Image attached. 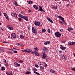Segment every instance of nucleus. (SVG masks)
Instances as JSON below:
<instances>
[{
    "label": "nucleus",
    "instance_id": "nucleus-1",
    "mask_svg": "<svg viewBox=\"0 0 75 75\" xmlns=\"http://www.w3.org/2000/svg\"><path fill=\"white\" fill-rule=\"evenodd\" d=\"M32 30V32L34 33L35 35L38 34V33L37 32V29L36 28H35L33 27Z\"/></svg>",
    "mask_w": 75,
    "mask_h": 75
},
{
    "label": "nucleus",
    "instance_id": "nucleus-2",
    "mask_svg": "<svg viewBox=\"0 0 75 75\" xmlns=\"http://www.w3.org/2000/svg\"><path fill=\"white\" fill-rule=\"evenodd\" d=\"M22 51L24 52H26L27 53H30V52L32 51V50L28 49H25L24 50H23Z\"/></svg>",
    "mask_w": 75,
    "mask_h": 75
},
{
    "label": "nucleus",
    "instance_id": "nucleus-3",
    "mask_svg": "<svg viewBox=\"0 0 75 75\" xmlns=\"http://www.w3.org/2000/svg\"><path fill=\"white\" fill-rule=\"evenodd\" d=\"M43 51H44V53H47L48 52V49L44 47L43 48Z\"/></svg>",
    "mask_w": 75,
    "mask_h": 75
},
{
    "label": "nucleus",
    "instance_id": "nucleus-4",
    "mask_svg": "<svg viewBox=\"0 0 75 75\" xmlns=\"http://www.w3.org/2000/svg\"><path fill=\"white\" fill-rule=\"evenodd\" d=\"M31 53L32 54H34L35 55L40 56L39 53H38V52L36 51H33L32 52H31Z\"/></svg>",
    "mask_w": 75,
    "mask_h": 75
},
{
    "label": "nucleus",
    "instance_id": "nucleus-5",
    "mask_svg": "<svg viewBox=\"0 0 75 75\" xmlns=\"http://www.w3.org/2000/svg\"><path fill=\"white\" fill-rule=\"evenodd\" d=\"M55 34L56 37H59L60 36H61V35L59 32H57L55 33Z\"/></svg>",
    "mask_w": 75,
    "mask_h": 75
},
{
    "label": "nucleus",
    "instance_id": "nucleus-6",
    "mask_svg": "<svg viewBox=\"0 0 75 75\" xmlns=\"http://www.w3.org/2000/svg\"><path fill=\"white\" fill-rule=\"evenodd\" d=\"M35 25L36 26H40V25H41V23L40 22H38V21H35L34 23Z\"/></svg>",
    "mask_w": 75,
    "mask_h": 75
},
{
    "label": "nucleus",
    "instance_id": "nucleus-7",
    "mask_svg": "<svg viewBox=\"0 0 75 75\" xmlns=\"http://www.w3.org/2000/svg\"><path fill=\"white\" fill-rule=\"evenodd\" d=\"M61 56L62 58L64 59L65 60H67V56L66 55H64V54H62Z\"/></svg>",
    "mask_w": 75,
    "mask_h": 75
},
{
    "label": "nucleus",
    "instance_id": "nucleus-8",
    "mask_svg": "<svg viewBox=\"0 0 75 75\" xmlns=\"http://www.w3.org/2000/svg\"><path fill=\"white\" fill-rule=\"evenodd\" d=\"M11 15L13 16V17H15L16 18H17V14L14 13H11Z\"/></svg>",
    "mask_w": 75,
    "mask_h": 75
},
{
    "label": "nucleus",
    "instance_id": "nucleus-9",
    "mask_svg": "<svg viewBox=\"0 0 75 75\" xmlns=\"http://www.w3.org/2000/svg\"><path fill=\"white\" fill-rule=\"evenodd\" d=\"M22 18H23L24 19L26 20V21H28V16H23V17H21Z\"/></svg>",
    "mask_w": 75,
    "mask_h": 75
},
{
    "label": "nucleus",
    "instance_id": "nucleus-10",
    "mask_svg": "<svg viewBox=\"0 0 75 75\" xmlns=\"http://www.w3.org/2000/svg\"><path fill=\"white\" fill-rule=\"evenodd\" d=\"M11 38L13 37V38H16V34L15 33H13L11 34Z\"/></svg>",
    "mask_w": 75,
    "mask_h": 75
},
{
    "label": "nucleus",
    "instance_id": "nucleus-11",
    "mask_svg": "<svg viewBox=\"0 0 75 75\" xmlns=\"http://www.w3.org/2000/svg\"><path fill=\"white\" fill-rule=\"evenodd\" d=\"M9 30H13V27L10 26V25H8L7 26Z\"/></svg>",
    "mask_w": 75,
    "mask_h": 75
},
{
    "label": "nucleus",
    "instance_id": "nucleus-12",
    "mask_svg": "<svg viewBox=\"0 0 75 75\" xmlns=\"http://www.w3.org/2000/svg\"><path fill=\"white\" fill-rule=\"evenodd\" d=\"M52 9H53V10H55V9H57L58 8H57V6H55V5H53V6L52 7Z\"/></svg>",
    "mask_w": 75,
    "mask_h": 75
},
{
    "label": "nucleus",
    "instance_id": "nucleus-13",
    "mask_svg": "<svg viewBox=\"0 0 75 75\" xmlns=\"http://www.w3.org/2000/svg\"><path fill=\"white\" fill-rule=\"evenodd\" d=\"M39 7V9L38 10V11H42L43 12H45V11H44V10L42 9V7L40 6Z\"/></svg>",
    "mask_w": 75,
    "mask_h": 75
},
{
    "label": "nucleus",
    "instance_id": "nucleus-14",
    "mask_svg": "<svg viewBox=\"0 0 75 75\" xmlns=\"http://www.w3.org/2000/svg\"><path fill=\"white\" fill-rule=\"evenodd\" d=\"M60 49L61 50H65L66 49V47H64L62 45H60Z\"/></svg>",
    "mask_w": 75,
    "mask_h": 75
},
{
    "label": "nucleus",
    "instance_id": "nucleus-15",
    "mask_svg": "<svg viewBox=\"0 0 75 75\" xmlns=\"http://www.w3.org/2000/svg\"><path fill=\"white\" fill-rule=\"evenodd\" d=\"M6 74L7 75H12V72L11 71L6 72Z\"/></svg>",
    "mask_w": 75,
    "mask_h": 75
},
{
    "label": "nucleus",
    "instance_id": "nucleus-16",
    "mask_svg": "<svg viewBox=\"0 0 75 75\" xmlns=\"http://www.w3.org/2000/svg\"><path fill=\"white\" fill-rule=\"evenodd\" d=\"M50 43H51V42L50 41H47L44 43V44L45 45H47L48 44H50Z\"/></svg>",
    "mask_w": 75,
    "mask_h": 75
},
{
    "label": "nucleus",
    "instance_id": "nucleus-17",
    "mask_svg": "<svg viewBox=\"0 0 75 75\" xmlns=\"http://www.w3.org/2000/svg\"><path fill=\"white\" fill-rule=\"evenodd\" d=\"M47 20H48V21L50 22V23H53V21H52V20H51V19H50L49 17H47Z\"/></svg>",
    "mask_w": 75,
    "mask_h": 75
},
{
    "label": "nucleus",
    "instance_id": "nucleus-18",
    "mask_svg": "<svg viewBox=\"0 0 75 75\" xmlns=\"http://www.w3.org/2000/svg\"><path fill=\"white\" fill-rule=\"evenodd\" d=\"M33 7L35 9H36V10H38V6L36 5H33Z\"/></svg>",
    "mask_w": 75,
    "mask_h": 75
},
{
    "label": "nucleus",
    "instance_id": "nucleus-19",
    "mask_svg": "<svg viewBox=\"0 0 75 75\" xmlns=\"http://www.w3.org/2000/svg\"><path fill=\"white\" fill-rule=\"evenodd\" d=\"M20 38H21V39H23V38H24V36L22 35H20Z\"/></svg>",
    "mask_w": 75,
    "mask_h": 75
},
{
    "label": "nucleus",
    "instance_id": "nucleus-20",
    "mask_svg": "<svg viewBox=\"0 0 75 75\" xmlns=\"http://www.w3.org/2000/svg\"><path fill=\"white\" fill-rule=\"evenodd\" d=\"M50 72H51V73H55V71L54 70L51 69L50 70Z\"/></svg>",
    "mask_w": 75,
    "mask_h": 75
},
{
    "label": "nucleus",
    "instance_id": "nucleus-21",
    "mask_svg": "<svg viewBox=\"0 0 75 75\" xmlns=\"http://www.w3.org/2000/svg\"><path fill=\"white\" fill-rule=\"evenodd\" d=\"M32 70L33 71H37V69L36 68H34Z\"/></svg>",
    "mask_w": 75,
    "mask_h": 75
},
{
    "label": "nucleus",
    "instance_id": "nucleus-22",
    "mask_svg": "<svg viewBox=\"0 0 75 75\" xmlns=\"http://www.w3.org/2000/svg\"><path fill=\"white\" fill-rule=\"evenodd\" d=\"M59 18H60V19L62 20V21H64V18L61 16V17Z\"/></svg>",
    "mask_w": 75,
    "mask_h": 75
},
{
    "label": "nucleus",
    "instance_id": "nucleus-23",
    "mask_svg": "<svg viewBox=\"0 0 75 75\" xmlns=\"http://www.w3.org/2000/svg\"><path fill=\"white\" fill-rule=\"evenodd\" d=\"M34 73H35V74H36L37 75H40V74L39 73L35 71H34L33 72Z\"/></svg>",
    "mask_w": 75,
    "mask_h": 75
},
{
    "label": "nucleus",
    "instance_id": "nucleus-24",
    "mask_svg": "<svg viewBox=\"0 0 75 75\" xmlns=\"http://www.w3.org/2000/svg\"><path fill=\"white\" fill-rule=\"evenodd\" d=\"M72 42H69V45H73V44L72 43Z\"/></svg>",
    "mask_w": 75,
    "mask_h": 75
},
{
    "label": "nucleus",
    "instance_id": "nucleus-25",
    "mask_svg": "<svg viewBox=\"0 0 75 75\" xmlns=\"http://www.w3.org/2000/svg\"><path fill=\"white\" fill-rule=\"evenodd\" d=\"M14 4L15 6H18V5L17 4V3L16 1L15 2V3H14Z\"/></svg>",
    "mask_w": 75,
    "mask_h": 75
},
{
    "label": "nucleus",
    "instance_id": "nucleus-26",
    "mask_svg": "<svg viewBox=\"0 0 75 75\" xmlns=\"http://www.w3.org/2000/svg\"><path fill=\"white\" fill-rule=\"evenodd\" d=\"M18 16H19V17H20L21 18H22V17H23V16H24L23 15H21V14H19Z\"/></svg>",
    "mask_w": 75,
    "mask_h": 75
},
{
    "label": "nucleus",
    "instance_id": "nucleus-27",
    "mask_svg": "<svg viewBox=\"0 0 75 75\" xmlns=\"http://www.w3.org/2000/svg\"><path fill=\"white\" fill-rule=\"evenodd\" d=\"M1 70H2V71H4V70L6 69L5 68L3 67H1Z\"/></svg>",
    "mask_w": 75,
    "mask_h": 75
},
{
    "label": "nucleus",
    "instance_id": "nucleus-28",
    "mask_svg": "<svg viewBox=\"0 0 75 75\" xmlns=\"http://www.w3.org/2000/svg\"><path fill=\"white\" fill-rule=\"evenodd\" d=\"M15 64H16V65L18 66V67L19 66H20V64L17 63V62H16L15 63Z\"/></svg>",
    "mask_w": 75,
    "mask_h": 75
},
{
    "label": "nucleus",
    "instance_id": "nucleus-29",
    "mask_svg": "<svg viewBox=\"0 0 75 75\" xmlns=\"http://www.w3.org/2000/svg\"><path fill=\"white\" fill-rule=\"evenodd\" d=\"M31 74V73L29 72L28 71H27L25 73V74Z\"/></svg>",
    "mask_w": 75,
    "mask_h": 75
},
{
    "label": "nucleus",
    "instance_id": "nucleus-30",
    "mask_svg": "<svg viewBox=\"0 0 75 75\" xmlns=\"http://www.w3.org/2000/svg\"><path fill=\"white\" fill-rule=\"evenodd\" d=\"M40 68L41 69H44V67L41 66H40Z\"/></svg>",
    "mask_w": 75,
    "mask_h": 75
},
{
    "label": "nucleus",
    "instance_id": "nucleus-31",
    "mask_svg": "<svg viewBox=\"0 0 75 75\" xmlns=\"http://www.w3.org/2000/svg\"><path fill=\"white\" fill-rule=\"evenodd\" d=\"M42 32H45L46 31V30L44 29H42Z\"/></svg>",
    "mask_w": 75,
    "mask_h": 75
},
{
    "label": "nucleus",
    "instance_id": "nucleus-32",
    "mask_svg": "<svg viewBox=\"0 0 75 75\" xmlns=\"http://www.w3.org/2000/svg\"><path fill=\"white\" fill-rule=\"evenodd\" d=\"M0 51L1 52H4V50L3 49H1L0 47Z\"/></svg>",
    "mask_w": 75,
    "mask_h": 75
},
{
    "label": "nucleus",
    "instance_id": "nucleus-33",
    "mask_svg": "<svg viewBox=\"0 0 75 75\" xmlns=\"http://www.w3.org/2000/svg\"><path fill=\"white\" fill-rule=\"evenodd\" d=\"M60 31L61 32H62V33H63V32H64V30L62 29H60Z\"/></svg>",
    "mask_w": 75,
    "mask_h": 75
},
{
    "label": "nucleus",
    "instance_id": "nucleus-34",
    "mask_svg": "<svg viewBox=\"0 0 75 75\" xmlns=\"http://www.w3.org/2000/svg\"><path fill=\"white\" fill-rule=\"evenodd\" d=\"M62 21L63 22H62V24H63L64 25H66V24H65V21Z\"/></svg>",
    "mask_w": 75,
    "mask_h": 75
},
{
    "label": "nucleus",
    "instance_id": "nucleus-35",
    "mask_svg": "<svg viewBox=\"0 0 75 75\" xmlns=\"http://www.w3.org/2000/svg\"><path fill=\"white\" fill-rule=\"evenodd\" d=\"M19 62L20 63H23V62H24V61L23 60H20Z\"/></svg>",
    "mask_w": 75,
    "mask_h": 75
},
{
    "label": "nucleus",
    "instance_id": "nucleus-36",
    "mask_svg": "<svg viewBox=\"0 0 75 75\" xmlns=\"http://www.w3.org/2000/svg\"><path fill=\"white\" fill-rule=\"evenodd\" d=\"M6 17V19L8 20H9V18H8V16H6L5 17Z\"/></svg>",
    "mask_w": 75,
    "mask_h": 75
},
{
    "label": "nucleus",
    "instance_id": "nucleus-37",
    "mask_svg": "<svg viewBox=\"0 0 75 75\" xmlns=\"http://www.w3.org/2000/svg\"><path fill=\"white\" fill-rule=\"evenodd\" d=\"M20 33L21 34H23L24 33V32H22V31H20Z\"/></svg>",
    "mask_w": 75,
    "mask_h": 75
},
{
    "label": "nucleus",
    "instance_id": "nucleus-38",
    "mask_svg": "<svg viewBox=\"0 0 75 75\" xmlns=\"http://www.w3.org/2000/svg\"><path fill=\"white\" fill-rule=\"evenodd\" d=\"M67 30L68 31H70L71 29L70 28H68Z\"/></svg>",
    "mask_w": 75,
    "mask_h": 75
},
{
    "label": "nucleus",
    "instance_id": "nucleus-39",
    "mask_svg": "<svg viewBox=\"0 0 75 75\" xmlns=\"http://www.w3.org/2000/svg\"><path fill=\"white\" fill-rule=\"evenodd\" d=\"M46 57H47V56H42V58H46Z\"/></svg>",
    "mask_w": 75,
    "mask_h": 75
},
{
    "label": "nucleus",
    "instance_id": "nucleus-40",
    "mask_svg": "<svg viewBox=\"0 0 75 75\" xmlns=\"http://www.w3.org/2000/svg\"><path fill=\"white\" fill-rule=\"evenodd\" d=\"M47 31L48 33H51V30H50V29H48Z\"/></svg>",
    "mask_w": 75,
    "mask_h": 75
},
{
    "label": "nucleus",
    "instance_id": "nucleus-41",
    "mask_svg": "<svg viewBox=\"0 0 75 75\" xmlns=\"http://www.w3.org/2000/svg\"><path fill=\"white\" fill-rule=\"evenodd\" d=\"M29 3L30 4H33V2L31 1H29Z\"/></svg>",
    "mask_w": 75,
    "mask_h": 75
},
{
    "label": "nucleus",
    "instance_id": "nucleus-42",
    "mask_svg": "<svg viewBox=\"0 0 75 75\" xmlns=\"http://www.w3.org/2000/svg\"><path fill=\"white\" fill-rule=\"evenodd\" d=\"M72 70L73 71H75V68H71Z\"/></svg>",
    "mask_w": 75,
    "mask_h": 75
},
{
    "label": "nucleus",
    "instance_id": "nucleus-43",
    "mask_svg": "<svg viewBox=\"0 0 75 75\" xmlns=\"http://www.w3.org/2000/svg\"><path fill=\"white\" fill-rule=\"evenodd\" d=\"M35 67H36V68H38V67H39V66H38L37 64H35Z\"/></svg>",
    "mask_w": 75,
    "mask_h": 75
},
{
    "label": "nucleus",
    "instance_id": "nucleus-44",
    "mask_svg": "<svg viewBox=\"0 0 75 75\" xmlns=\"http://www.w3.org/2000/svg\"><path fill=\"white\" fill-rule=\"evenodd\" d=\"M1 29L2 30V31H4V28H1Z\"/></svg>",
    "mask_w": 75,
    "mask_h": 75
},
{
    "label": "nucleus",
    "instance_id": "nucleus-45",
    "mask_svg": "<svg viewBox=\"0 0 75 75\" xmlns=\"http://www.w3.org/2000/svg\"><path fill=\"white\" fill-rule=\"evenodd\" d=\"M14 53V52L13 51H10V54H13Z\"/></svg>",
    "mask_w": 75,
    "mask_h": 75
},
{
    "label": "nucleus",
    "instance_id": "nucleus-46",
    "mask_svg": "<svg viewBox=\"0 0 75 75\" xmlns=\"http://www.w3.org/2000/svg\"><path fill=\"white\" fill-rule=\"evenodd\" d=\"M45 53H43V56H47V55H46V54H45Z\"/></svg>",
    "mask_w": 75,
    "mask_h": 75
},
{
    "label": "nucleus",
    "instance_id": "nucleus-47",
    "mask_svg": "<svg viewBox=\"0 0 75 75\" xmlns=\"http://www.w3.org/2000/svg\"><path fill=\"white\" fill-rule=\"evenodd\" d=\"M67 7H69V6H70V4H68L67 5Z\"/></svg>",
    "mask_w": 75,
    "mask_h": 75
},
{
    "label": "nucleus",
    "instance_id": "nucleus-48",
    "mask_svg": "<svg viewBox=\"0 0 75 75\" xmlns=\"http://www.w3.org/2000/svg\"><path fill=\"white\" fill-rule=\"evenodd\" d=\"M4 16H5V17L7 16V14L6 13H4Z\"/></svg>",
    "mask_w": 75,
    "mask_h": 75
},
{
    "label": "nucleus",
    "instance_id": "nucleus-49",
    "mask_svg": "<svg viewBox=\"0 0 75 75\" xmlns=\"http://www.w3.org/2000/svg\"><path fill=\"white\" fill-rule=\"evenodd\" d=\"M37 49H38L37 47H36L34 48L35 51H37Z\"/></svg>",
    "mask_w": 75,
    "mask_h": 75
},
{
    "label": "nucleus",
    "instance_id": "nucleus-50",
    "mask_svg": "<svg viewBox=\"0 0 75 75\" xmlns=\"http://www.w3.org/2000/svg\"><path fill=\"white\" fill-rule=\"evenodd\" d=\"M57 17H58V18H59L60 17H61V16H58V15H57Z\"/></svg>",
    "mask_w": 75,
    "mask_h": 75
},
{
    "label": "nucleus",
    "instance_id": "nucleus-51",
    "mask_svg": "<svg viewBox=\"0 0 75 75\" xmlns=\"http://www.w3.org/2000/svg\"><path fill=\"white\" fill-rule=\"evenodd\" d=\"M5 65L6 66V67H8V64L7 63H6L5 64Z\"/></svg>",
    "mask_w": 75,
    "mask_h": 75
},
{
    "label": "nucleus",
    "instance_id": "nucleus-52",
    "mask_svg": "<svg viewBox=\"0 0 75 75\" xmlns=\"http://www.w3.org/2000/svg\"><path fill=\"white\" fill-rule=\"evenodd\" d=\"M18 20L20 21H21V18H18Z\"/></svg>",
    "mask_w": 75,
    "mask_h": 75
},
{
    "label": "nucleus",
    "instance_id": "nucleus-53",
    "mask_svg": "<svg viewBox=\"0 0 75 75\" xmlns=\"http://www.w3.org/2000/svg\"><path fill=\"white\" fill-rule=\"evenodd\" d=\"M14 53H17V51H14Z\"/></svg>",
    "mask_w": 75,
    "mask_h": 75
},
{
    "label": "nucleus",
    "instance_id": "nucleus-54",
    "mask_svg": "<svg viewBox=\"0 0 75 75\" xmlns=\"http://www.w3.org/2000/svg\"><path fill=\"white\" fill-rule=\"evenodd\" d=\"M4 62L5 63H7L6 62H7L6 61V60H4Z\"/></svg>",
    "mask_w": 75,
    "mask_h": 75
},
{
    "label": "nucleus",
    "instance_id": "nucleus-55",
    "mask_svg": "<svg viewBox=\"0 0 75 75\" xmlns=\"http://www.w3.org/2000/svg\"><path fill=\"white\" fill-rule=\"evenodd\" d=\"M22 45H23V44H19V46H22Z\"/></svg>",
    "mask_w": 75,
    "mask_h": 75
},
{
    "label": "nucleus",
    "instance_id": "nucleus-56",
    "mask_svg": "<svg viewBox=\"0 0 75 75\" xmlns=\"http://www.w3.org/2000/svg\"><path fill=\"white\" fill-rule=\"evenodd\" d=\"M18 46H20V44H19V43H17L16 44Z\"/></svg>",
    "mask_w": 75,
    "mask_h": 75
},
{
    "label": "nucleus",
    "instance_id": "nucleus-57",
    "mask_svg": "<svg viewBox=\"0 0 75 75\" xmlns=\"http://www.w3.org/2000/svg\"><path fill=\"white\" fill-rule=\"evenodd\" d=\"M59 21V22H60V23H61L62 24V22L60 20Z\"/></svg>",
    "mask_w": 75,
    "mask_h": 75
},
{
    "label": "nucleus",
    "instance_id": "nucleus-58",
    "mask_svg": "<svg viewBox=\"0 0 75 75\" xmlns=\"http://www.w3.org/2000/svg\"><path fill=\"white\" fill-rule=\"evenodd\" d=\"M9 50H11V51H14V50H13V49H9Z\"/></svg>",
    "mask_w": 75,
    "mask_h": 75
},
{
    "label": "nucleus",
    "instance_id": "nucleus-59",
    "mask_svg": "<svg viewBox=\"0 0 75 75\" xmlns=\"http://www.w3.org/2000/svg\"><path fill=\"white\" fill-rule=\"evenodd\" d=\"M73 42V43H72L73 45V44H75V42Z\"/></svg>",
    "mask_w": 75,
    "mask_h": 75
},
{
    "label": "nucleus",
    "instance_id": "nucleus-60",
    "mask_svg": "<svg viewBox=\"0 0 75 75\" xmlns=\"http://www.w3.org/2000/svg\"><path fill=\"white\" fill-rule=\"evenodd\" d=\"M39 65H42V64H41V62H40V63H39Z\"/></svg>",
    "mask_w": 75,
    "mask_h": 75
},
{
    "label": "nucleus",
    "instance_id": "nucleus-61",
    "mask_svg": "<svg viewBox=\"0 0 75 75\" xmlns=\"http://www.w3.org/2000/svg\"><path fill=\"white\" fill-rule=\"evenodd\" d=\"M21 14H24V12L23 11L21 12Z\"/></svg>",
    "mask_w": 75,
    "mask_h": 75
},
{
    "label": "nucleus",
    "instance_id": "nucleus-62",
    "mask_svg": "<svg viewBox=\"0 0 75 75\" xmlns=\"http://www.w3.org/2000/svg\"><path fill=\"white\" fill-rule=\"evenodd\" d=\"M59 52H60V53H62V52L61 51H59Z\"/></svg>",
    "mask_w": 75,
    "mask_h": 75
},
{
    "label": "nucleus",
    "instance_id": "nucleus-63",
    "mask_svg": "<svg viewBox=\"0 0 75 75\" xmlns=\"http://www.w3.org/2000/svg\"><path fill=\"white\" fill-rule=\"evenodd\" d=\"M16 65H17L16 64H15V63H14V66H15V67H16V66H17Z\"/></svg>",
    "mask_w": 75,
    "mask_h": 75
},
{
    "label": "nucleus",
    "instance_id": "nucleus-64",
    "mask_svg": "<svg viewBox=\"0 0 75 75\" xmlns=\"http://www.w3.org/2000/svg\"><path fill=\"white\" fill-rule=\"evenodd\" d=\"M72 33H73V34H75V32H73Z\"/></svg>",
    "mask_w": 75,
    "mask_h": 75
}]
</instances>
